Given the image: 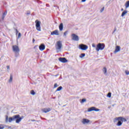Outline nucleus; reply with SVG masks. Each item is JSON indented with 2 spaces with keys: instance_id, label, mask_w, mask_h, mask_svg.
Wrapping results in <instances>:
<instances>
[{
  "instance_id": "obj_1",
  "label": "nucleus",
  "mask_w": 129,
  "mask_h": 129,
  "mask_svg": "<svg viewBox=\"0 0 129 129\" xmlns=\"http://www.w3.org/2000/svg\"><path fill=\"white\" fill-rule=\"evenodd\" d=\"M24 118V117H20V115H15L13 117H10L9 116H6V122H12L14 120H16V123H20V121L22 120V119Z\"/></svg>"
},
{
  "instance_id": "obj_2",
  "label": "nucleus",
  "mask_w": 129,
  "mask_h": 129,
  "mask_svg": "<svg viewBox=\"0 0 129 129\" xmlns=\"http://www.w3.org/2000/svg\"><path fill=\"white\" fill-rule=\"evenodd\" d=\"M115 121H118V122L116 123L117 126H120L122 124L123 121L124 122H126V119L123 117H118L114 118Z\"/></svg>"
},
{
  "instance_id": "obj_3",
  "label": "nucleus",
  "mask_w": 129,
  "mask_h": 129,
  "mask_svg": "<svg viewBox=\"0 0 129 129\" xmlns=\"http://www.w3.org/2000/svg\"><path fill=\"white\" fill-rule=\"evenodd\" d=\"M104 48H105V45H104V43H99L97 45L96 50L98 51L99 50H103Z\"/></svg>"
},
{
  "instance_id": "obj_4",
  "label": "nucleus",
  "mask_w": 129,
  "mask_h": 129,
  "mask_svg": "<svg viewBox=\"0 0 129 129\" xmlns=\"http://www.w3.org/2000/svg\"><path fill=\"white\" fill-rule=\"evenodd\" d=\"M12 50L15 54H18L19 55V53H20V47L18 46V45H14L12 46Z\"/></svg>"
},
{
  "instance_id": "obj_5",
  "label": "nucleus",
  "mask_w": 129,
  "mask_h": 129,
  "mask_svg": "<svg viewBox=\"0 0 129 129\" xmlns=\"http://www.w3.org/2000/svg\"><path fill=\"white\" fill-rule=\"evenodd\" d=\"M35 23L36 30L40 32L41 31V22L39 20H36L35 21Z\"/></svg>"
},
{
  "instance_id": "obj_6",
  "label": "nucleus",
  "mask_w": 129,
  "mask_h": 129,
  "mask_svg": "<svg viewBox=\"0 0 129 129\" xmlns=\"http://www.w3.org/2000/svg\"><path fill=\"white\" fill-rule=\"evenodd\" d=\"M55 47L56 50H60L62 48V42L61 41H57Z\"/></svg>"
},
{
  "instance_id": "obj_7",
  "label": "nucleus",
  "mask_w": 129,
  "mask_h": 129,
  "mask_svg": "<svg viewBox=\"0 0 129 129\" xmlns=\"http://www.w3.org/2000/svg\"><path fill=\"white\" fill-rule=\"evenodd\" d=\"M91 111H99V109L95 108V107H91L88 109V112H90Z\"/></svg>"
},
{
  "instance_id": "obj_8",
  "label": "nucleus",
  "mask_w": 129,
  "mask_h": 129,
  "mask_svg": "<svg viewBox=\"0 0 129 129\" xmlns=\"http://www.w3.org/2000/svg\"><path fill=\"white\" fill-rule=\"evenodd\" d=\"M79 47L81 50H85L88 49V46L85 44H80Z\"/></svg>"
},
{
  "instance_id": "obj_9",
  "label": "nucleus",
  "mask_w": 129,
  "mask_h": 129,
  "mask_svg": "<svg viewBox=\"0 0 129 129\" xmlns=\"http://www.w3.org/2000/svg\"><path fill=\"white\" fill-rule=\"evenodd\" d=\"M72 39L74 41H79V38L78 37V36L76 35L75 34H73L72 35Z\"/></svg>"
},
{
  "instance_id": "obj_10",
  "label": "nucleus",
  "mask_w": 129,
  "mask_h": 129,
  "mask_svg": "<svg viewBox=\"0 0 129 129\" xmlns=\"http://www.w3.org/2000/svg\"><path fill=\"white\" fill-rule=\"evenodd\" d=\"M51 35H55L56 36H59V31H58V30H55L51 32Z\"/></svg>"
},
{
  "instance_id": "obj_11",
  "label": "nucleus",
  "mask_w": 129,
  "mask_h": 129,
  "mask_svg": "<svg viewBox=\"0 0 129 129\" xmlns=\"http://www.w3.org/2000/svg\"><path fill=\"white\" fill-rule=\"evenodd\" d=\"M51 111V108H45L42 109V112H44V113H47V112H49V111Z\"/></svg>"
},
{
  "instance_id": "obj_12",
  "label": "nucleus",
  "mask_w": 129,
  "mask_h": 129,
  "mask_svg": "<svg viewBox=\"0 0 129 129\" xmlns=\"http://www.w3.org/2000/svg\"><path fill=\"white\" fill-rule=\"evenodd\" d=\"M45 44H41L39 46V49L40 51H44L45 50Z\"/></svg>"
},
{
  "instance_id": "obj_13",
  "label": "nucleus",
  "mask_w": 129,
  "mask_h": 129,
  "mask_svg": "<svg viewBox=\"0 0 129 129\" xmlns=\"http://www.w3.org/2000/svg\"><path fill=\"white\" fill-rule=\"evenodd\" d=\"M90 122V120H88V119L84 118L82 120V123L85 124V123H89Z\"/></svg>"
},
{
  "instance_id": "obj_14",
  "label": "nucleus",
  "mask_w": 129,
  "mask_h": 129,
  "mask_svg": "<svg viewBox=\"0 0 129 129\" xmlns=\"http://www.w3.org/2000/svg\"><path fill=\"white\" fill-rule=\"evenodd\" d=\"M59 60L62 63H66V62H67V59H66V58L65 57H60Z\"/></svg>"
},
{
  "instance_id": "obj_15",
  "label": "nucleus",
  "mask_w": 129,
  "mask_h": 129,
  "mask_svg": "<svg viewBox=\"0 0 129 129\" xmlns=\"http://www.w3.org/2000/svg\"><path fill=\"white\" fill-rule=\"evenodd\" d=\"M119 51H120V46L117 45L115 47V49L114 53H117V52H119Z\"/></svg>"
},
{
  "instance_id": "obj_16",
  "label": "nucleus",
  "mask_w": 129,
  "mask_h": 129,
  "mask_svg": "<svg viewBox=\"0 0 129 129\" xmlns=\"http://www.w3.org/2000/svg\"><path fill=\"white\" fill-rule=\"evenodd\" d=\"M59 31H63V23H60L59 26Z\"/></svg>"
},
{
  "instance_id": "obj_17",
  "label": "nucleus",
  "mask_w": 129,
  "mask_h": 129,
  "mask_svg": "<svg viewBox=\"0 0 129 129\" xmlns=\"http://www.w3.org/2000/svg\"><path fill=\"white\" fill-rule=\"evenodd\" d=\"M103 72L104 73V74H106V73L107 72V70L106 69V68H104L103 69Z\"/></svg>"
},
{
  "instance_id": "obj_18",
  "label": "nucleus",
  "mask_w": 129,
  "mask_h": 129,
  "mask_svg": "<svg viewBox=\"0 0 129 129\" xmlns=\"http://www.w3.org/2000/svg\"><path fill=\"white\" fill-rule=\"evenodd\" d=\"M125 7L126 8H128L129 7V1H127L126 3L125 4Z\"/></svg>"
},
{
  "instance_id": "obj_19",
  "label": "nucleus",
  "mask_w": 129,
  "mask_h": 129,
  "mask_svg": "<svg viewBox=\"0 0 129 129\" xmlns=\"http://www.w3.org/2000/svg\"><path fill=\"white\" fill-rule=\"evenodd\" d=\"M126 14H127V11H124V12H123L121 14V17H123V16H124V15H125Z\"/></svg>"
},
{
  "instance_id": "obj_20",
  "label": "nucleus",
  "mask_w": 129,
  "mask_h": 129,
  "mask_svg": "<svg viewBox=\"0 0 129 129\" xmlns=\"http://www.w3.org/2000/svg\"><path fill=\"white\" fill-rule=\"evenodd\" d=\"M30 93L32 95H35V94H36V93L33 90L31 91Z\"/></svg>"
},
{
  "instance_id": "obj_21",
  "label": "nucleus",
  "mask_w": 129,
  "mask_h": 129,
  "mask_svg": "<svg viewBox=\"0 0 129 129\" xmlns=\"http://www.w3.org/2000/svg\"><path fill=\"white\" fill-rule=\"evenodd\" d=\"M83 57H85V53H82L80 55V58H83Z\"/></svg>"
},
{
  "instance_id": "obj_22",
  "label": "nucleus",
  "mask_w": 129,
  "mask_h": 129,
  "mask_svg": "<svg viewBox=\"0 0 129 129\" xmlns=\"http://www.w3.org/2000/svg\"><path fill=\"white\" fill-rule=\"evenodd\" d=\"M13 81V76L12 75H10V79L9 80V82H12Z\"/></svg>"
},
{
  "instance_id": "obj_23",
  "label": "nucleus",
  "mask_w": 129,
  "mask_h": 129,
  "mask_svg": "<svg viewBox=\"0 0 129 129\" xmlns=\"http://www.w3.org/2000/svg\"><path fill=\"white\" fill-rule=\"evenodd\" d=\"M62 90V86H60L57 89H56V91H60V90Z\"/></svg>"
},
{
  "instance_id": "obj_24",
  "label": "nucleus",
  "mask_w": 129,
  "mask_h": 129,
  "mask_svg": "<svg viewBox=\"0 0 129 129\" xmlns=\"http://www.w3.org/2000/svg\"><path fill=\"white\" fill-rule=\"evenodd\" d=\"M5 128V126L3 124H0V129H4Z\"/></svg>"
},
{
  "instance_id": "obj_25",
  "label": "nucleus",
  "mask_w": 129,
  "mask_h": 129,
  "mask_svg": "<svg viewBox=\"0 0 129 129\" xmlns=\"http://www.w3.org/2000/svg\"><path fill=\"white\" fill-rule=\"evenodd\" d=\"M86 101V99H82L81 103H83V102H85Z\"/></svg>"
},
{
  "instance_id": "obj_26",
  "label": "nucleus",
  "mask_w": 129,
  "mask_h": 129,
  "mask_svg": "<svg viewBox=\"0 0 129 129\" xmlns=\"http://www.w3.org/2000/svg\"><path fill=\"white\" fill-rule=\"evenodd\" d=\"M108 97H111V93H108L107 94Z\"/></svg>"
},
{
  "instance_id": "obj_27",
  "label": "nucleus",
  "mask_w": 129,
  "mask_h": 129,
  "mask_svg": "<svg viewBox=\"0 0 129 129\" xmlns=\"http://www.w3.org/2000/svg\"><path fill=\"white\" fill-rule=\"evenodd\" d=\"M56 87H58V85H57V84L55 83L54 85V88H56Z\"/></svg>"
},
{
  "instance_id": "obj_28",
  "label": "nucleus",
  "mask_w": 129,
  "mask_h": 129,
  "mask_svg": "<svg viewBox=\"0 0 129 129\" xmlns=\"http://www.w3.org/2000/svg\"><path fill=\"white\" fill-rule=\"evenodd\" d=\"M103 11H104V7H103L101 10H100V13H102V12H103Z\"/></svg>"
},
{
  "instance_id": "obj_29",
  "label": "nucleus",
  "mask_w": 129,
  "mask_h": 129,
  "mask_svg": "<svg viewBox=\"0 0 129 129\" xmlns=\"http://www.w3.org/2000/svg\"><path fill=\"white\" fill-rule=\"evenodd\" d=\"M125 74L126 75H129V71H125Z\"/></svg>"
},
{
  "instance_id": "obj_30",
  "label": "nucleus",
  "mask_w": 129,
  "mask_h": 129,
  "mask_svg": "<svg viewBox=\"0 0 129 129\" xmlns=\"http://www.w3.org/2000/svg\"><path fill=\"white\" fill-rule=\"evenodd\" d=\"M7 13H8L7 12V11L5 12H4V14H3V16H7Z\"/></svg>"
},
{
  "instance_id": "obj_31",
  "label": "nucleus",
  "mask_w": 129,
  "mask_h": 129,
  "mask_svg": "<svg viewBox=\"0 0 129 129\" xmlns=\"http://www.w3.org/2000/svg\"><path fill=\"white\" fill-rule=\"evenodd\" d=\"M22 36V35L21 34V33H19L18 34V38H21V36Z\"/></svg>"
},
{
  "instance_id": "obj_32",
  "label": "nucleus",
  "mask_w": 129,
  "mask_h": 129,
  "mask_svg": "<svg viewBox=\"0 0 129 129\" xmlns=\"http://www.w3.org/2000/svg\"><path fill=\"white\" fill-rule=\"evenodd\" d=\"M31 14V12L30 11H28L26 13V15L28 16V15H30Z\"/></svg>"
},
{
  "instance_id": "obj_33",
  "label": "nucleus",
  "mask_w": 129,
  "mask_h": 129,
  "mask_svg": "<svg viewBox=\"0 0 129 129\" xmlns=\"http://www.w3.org/2000/svg\"><path fill=\"white\" fill-rule=\"evenodd\" d=\"M16 34H19V31H18V29H16Z\"/></svg>"
},
{
  "instance_id": "obj_34",
  "label": "nucleus",
  "mask_w": 129,
  "mask_h": 129,
  "mask_svg": "<svg viewBox=\"0 0 129 129\" xmlns=\"http://www.w3.org/2000/svg\"><path fill=\"white\" fill-rule=\"evenodd\" d=\"M67 34V32H64L63 35H64V36H66Z\"/></svg>"
},
{
  "instance_id": "obj_35",
  "label": "nucleus",
  "mask_w": 129,
  "mask_h": 129,
  "mask_svg": "<svg viewBox=\"0 0 129 129\" xmlns=\"http://www.w3.org/2000/svg\"><path fill=\"white\" fill-rule=\"evenodd\" d=\"M7 69H10V66H7Z\"/></svg>"
},
{
  "instance_id": "obj_36",
  "label": "nucleus",
  "mask_w": 129,
  "mask_h": 129,
  "mask_svg": "<svg viewBox=\"0 0 129 129\" xmlns=\"http://www.w3.org/2000/svg\"><path fill=\"white\" fill-rule=\"evenodd\" d=\"M92 47H93L94 48H95V45L94 44H92Z\"/></svg>"
},
{
  "instance_id": "obj_37",
  "label": "nucleus",
  "mask_w": 129,
  "mask_h": 129,
  "mask_svg": "<svg viewBox=\"0 0 129 129\" xmlns=\"http://www.w3.org/2000/svg\"><path fill=\"white\" fill-rule=\"evenodd\" d=\"M82 3H84V2H86V0H82Z\"/></svg>"
},
{
  "instance_id": "obj_38",
  "label": "nucleus",
  "mask_w": 129,
  "mask_h": 129,
  "mask_svg": "<svg viewBox=\"0 0 129 129\" xmlns=\"http://www.w3.org/2000/svg\"><path fill=\"white\" fill-rule=\"evenodd\" d=\"M32 41H33V43H35V39L34 38L33 39Z\"/></svg>"
},
{
  "instance_id": "obj_39",
  "label": "nucleus",
  "mask_w": 129,
  "mask_h": 129,
  "mask_svg": "<svg viewBox=\"0 0 129 129\" xmlns=\"http://www.w3.org/2000/svg\"><path fill=\"white\" fill-rule=\"evenodd\" d=\"M4 19H5V16H3V17H2V20H4Z\"/></svg>"
},
{
  "instance_id": "obj_40",
  "label": "nucleus",
  "mask_w": 129,
  "mask_h": 129,
  "mask_svg": "<svg viewBox=\"0 0 129 129\" xmlns=\"http://www.w3.org/2000/svg\"><path fill=\"white\" fill-rule=\"evenodd\" d=\"M32 121H36L35 120H32Z\"/></svg>"
},
{
  "instance_id": "obj_41",
  "label": "nucleus",
  "mask_w": 129,
  "mask_h": 129,
  "mask_svg": "<svg viewBox=\"0 0 129 129\" xmlns=\"http://www.w3.org/2000/svg\"><path fill=\"white\" fill-rule=\"evenodd\" d=\"M116 31V29H115L114 30V32H113V33H114V32Z\"/></svg>"
},
{
  "instance_id": "obj_42",
  "label": "nucleus",
  "mask_w": 129,
  "mask_h": 129,
  "mask_svg": "<svg viewBox=\"0 0 129 129\" xmlns=\"http://www.w3.org/2000/svg\"><path fill=\"white\" fill-rule=\"evenodd\" d=\"M121 11H123V9H121Z\"/></svg>"
}]
</instances>
